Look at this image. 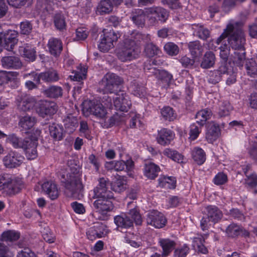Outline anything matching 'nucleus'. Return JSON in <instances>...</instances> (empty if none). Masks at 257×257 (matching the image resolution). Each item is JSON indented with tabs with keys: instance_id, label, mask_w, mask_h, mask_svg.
Instances as JSON below:
<instances>
[{
	"instance_id": "f257e3e1",
	"label": "nucleus",
	"mask_w": 257,
	"mask_h": 257,
	"mask_svg": "<svg viewBox=\"0 0 257 257\" xmlns=\"http://www.w3.org/2000/svg\"><path fill=\"white\" fill-rule=\"evenodd\" d=\"M228 42L230 47L235 50H241L244 48L246 43L245 35L241 29V23L230 24L227 26Z\"/></svg>"
},
{
	"instance_id": "f03ea898",
	"label": "nucleus",
	"mask_w": 257,
	"mask_h": 257,
	"mask_svg": "<svg viewBox=\"0 0 257 257\" xmlns=\"http://www.w3.org/2000/svg\"><path fill=\"white\" fill-rule=\"evenodd\" d=\"M141 52L134 40L125 39L117 50V56L121 62L132 61L137 58Z\"/></svg>"
},
{
	"instance_id": "7ed1b4c3",
	"label": "nucleus",
	"mask_w": 257,
	"mask_h": 257,
	"mask_svg": "<svg viewBox=\"0 0 257 257\" xmlns=\"http://www.w3.org/2000/svg\"><path fill=\"white\" fill-rule=\"evenodd\" d=\"M23 185L20 180L10 174H0V192L4 195H14L20 192Z\"/></svg>"
},
{
	"instance_id": "20e7f679",
	"label": "nucleus",
	"mask_w": 257,
	"mask_h": 257,
	"mask_svg": "<svg viewBox=\"0 0 257 257\" xmlns=\"http://www.w3.org/2000/svg\"><path fill=\"white\" fill-rule=\"evenodd\" d=\"M60 179L65 187V193L69 197H74L83 189L80 178L73 173H61Z\"/></svg>"
},
{
	"instance_id": "39448f33",
	"label": "nucleus",
	"mask_w": 257,
	"mask_h": 257,
	"mask_svg": "<svg viewBox=\"0 0 257 257\" xmlns=\"http://www.w3.org/2000/svg\"><path fill=\"white\" fill-rule=\"evenodd\" d=\"M134 208L131 209L126 213H121L114 218V221L117 227L120 228H128L133 226L134 222L136 225H141L142 222L141 215L136 205Z\"/></svg>"
},
{
	"instance_id": "423d86ee",
	"label": "nucleus",
	"mask_w": 257,
	"mask_h": 257,
	"mask_svg": "<svg viewBox=\"0 0 257 257\" xmlns=\"http://www.w3.org/2000/svg\"><path fill=\"white\" fill-rule=\"evenodd\" d=\"M123 83L122 79L114 73H107L99 83V91L103 93H116Z\"/></svg>"
},
{
	"instance_id": "0eeeda50",
	"label": "nucleus",
	"mask_w": 257,
	"mask_h": 257,
	"mask_svg": "<svg viewBox=\"0 0 257 257\" xmlns=\"http://www.w3.org/2000/svg\"><path fill=\"white\" fill-rule=\"evenodd\" d=\"M18 33L14 30H9L0 32V53L3 47L8 51H12L18 42Z\"/></svg>"
},
{
	"instance_id": "6e6552de",
	"label": "nucleus",
	"mask_w": 257,
	"mask_h": 257,
	"mask_svg": "<svg viewBox=\"0 0 257 257\" xmlns=\"http://www.w3.org/2000/svg\"><path fill=\"white\" fill-rule=\"evenodd\" d=\"M103 32V37L98 47L101 52H106L114 47L113 43L117 40L120 35L113 30H104Z\"/></svg>"
},
{
	"instance_id": "1a4fd4ad",
	"label": "nucleus",
	"mask_w": 257,
	"mask_h": 257,
	"mask_svg": "<svg viewBox=\"0 0 257 257\" xmlns=\"http://www.w3.org/2000/svg\"><path fill=\"white\" fill-rule=\"evenodd\" d=\"M83 111L98 118H103L106 114V110L103 105L95 100L85 102L84 104Z\"/></svg>"
},
{
	"instance_id": "9d476101",
	"label": "nucleus",
	"mask_w": 257,
	"mask_h": 257,
	"mask_svg": "<svg viewBox=\"0 0 257 257\" xmlns=\"http://www.w3.org/2000/svg\"><path fill=\"white\" fill-rule=\"evenodd\" d=\"M109 186V182L104 178H100L99 184L94 188L93 198L95 199L100 198H112L113 193L108 190Z\"/></svg>"
},
{
	"instance_id": "9b49d317",
	"label": "nucleus",
	"mask_w": 257,
	"mask_h": 257,
	"mask_svg": "<svg viewBox=\"0 0 257 257\" xmlns=\"http://www.w3.org/2000/svg\"><path fill=\"white\" fill-rule=\"evenodd\" d=\"M114 98L113 104L116 110L127 111L132 105L128 96L123 91L119 90Z\"/></svg>"
},
{
	"instance_id": "f8f14e48",
	"label": "nucleus",
	"mask_w": 257,
	"mask_h": 257,
	"mask_svg": "<svg viewBox=\"0 0 257 257\" xmlns=\"http://www.w3.org/2000/svg\"><path fill=\"white\" fill-rule=\"evenodd\" d=\"M146 220L148 224L157 228L164 227L167 222L166 218L164 215L157 210H153L148 212Z\"/></svg>"
},
{
	"instance_id": "ddd939ff",
	"label": "nucleus",
	"mask_w": 257,
	"mask_h": 257,
	"mask_svg": "<svg viewBox=\"0 0 257 257\" xmlns=\"http://www.w3.org/2000/svg\"><path fill=\"white\" fill-rule=\"evenodd\" d=\"M24 158L16 152L11 151L3 158L4 166L8 168H16L23 162Z\"/></svg>"
},
{
	"instance_id": "4468645a",
	"label": "nucleus",
	"mask_w": 257,
	"mask_h": 257,
	"mask_svg": "<svg viewBox=\"0 0 257 257\" xmlns=\"http://www.w3.org/2000/svg\"><path fill=\"white\" fill-rule=\"evenodd\" d=\"M58 106L55 102L46 101L42 102L37 109V112L39 115L45 117L46 116H51L56 113Z\"/></svg>"
},
{
	"instance_id": "2eb2a0df",
	"label": "nucleus",
	"mask_w": 257,
	"mask_h": 257,
	"mask_svg": "<svg viewBox=\"0 0 257 257\" xmlns=\"http://www.w3.org/2000/svg\"><path fill=\"white\" fill-rule=\"evenodd\" d=\"M151 16L149 21L150 24L154 25L158 21L165 22L168 19L169 13L162 7H155L151 8L150 10Z\"/></svg>"
},
{
	"instance_id": "dca6fc26",
	"label": "nucleus",
	"mask_w": 257,
	"mask_h": 257,
	"mask_svg": "<svg viewBox=\"0 0 257 257\" xmlns=\"http://www.w3.org/2000/svg\"><path fill=\"white\" fill-rule=\"evenodd\" d=\"M111 198L96 199L93 203L96 212L102 215H106L113 209V205L111 201Z\"/></svg>"
},
{
	"instance_id": "f3484780",
	"label": "nucleus",
	"mask_w": 257,
	"mask_h": 257,
	"mask_svg": "<svg viewBox=\"0 0 257 257\" xmlns=\"http://www.w3.org/2000/svg\"><path fill=\"white\" fill-rule=\"evenodd\" d=\"M220 133L219 125L214 121L207 123L205 138L209 143H213L218 138Z\"/></svg>"
},
{
	"instance_id": "a211bd4d",
	"label": "nucleus",
	"mask_w": 257,
	"mask_h": 257,
	"mask_svg": "<svg viewBox=\"0 0 257 257\" xmlns=\"http://www.w3.org/2000/svg\"><path fill=\"white\" fill-rule=\"evenodd\" d=\"M17 101L19 109L24 111L32 109L36 103V99L29 95H24L18 98Z\"/></svg>"
},
{
	"instance_id": "6ab92c4d",
	"label": "nucleus",
	"mask_w": 257,
	"mask_h": 257,
	"mask_svg": "<svg viewBox=\"0 0 257 257\" xmlns=\"http://www.w3.org/2000/svg\"><path fill=\"white\" fill-rule=\"evenodd\" d=\"M174 137V134L172 131L163 128L158 131L157 141L159 144L166 146L170 144Z\"/></svg>"
},
{
	"instance_id": "aec40b11",
	"label": "nucleus",
	"mask_w": 257,
	"mask_h": 257,
	"mask_svg": "<svg viewBox=\"0 0 257 257\" xmlns=\"http://www.w3.org/2000/svg\"><path fill=\"white\" fill-rule=\"evenodd\" d=\"M47 46L50 54L55 57H59L63 50L61 40L54 37L49 40Z\"/></svg>"
},
{
	"instance_id": "412c9836",
	"label": "nucleus",
	"mask_w": 257,
	"mask_h": 257,
	"mask_svg": "<svg viewBox=\"0 0 257 257\" xmlns=\"http://www.w3.org/2000/svg\"><path fill=\"white\" fill-rule=\"evenodd\" d=\"M205 210L207 217L214 224L220 220L223 216L222 211L216 206H207Z\"/></svg>"
},
{
	"instance_id": "4be33fe9",
	"label": "nucleus",
	"mask_w": 257,
	"mask_h": 257,
	"mask_svg": "<svg viewBox=\"0 0 257 257\" xmlns=\"http://www.w3.org/2000/svg\"><path fill=\"white\" fill-rule=\"evenodd\" d=\"M42 189L52 200H55L59 196V192L57 185L52 181L44 182L42 185Z\"/></svg>"
},
{
	"instance_id": "5701e85b",
	"label": "nucleus",
	"mask_w": 257,
	"mask_h": 257,
	"mask_svg": "<svg viewBox=\"0 0 257 257\" xmlns=\"http://www.w3.org/2000/svg\"><path fill=\"white\" fill-rule=\"evenodd\" d=\"M227 70L228 68L226 65L221 64L218 69L210 72L208 82L213 84L218 83L221 81L222 75L227 72Z\"/></svg>"
},
{
	"instance_id": "b1692460",
	"label": "nucleus",
	"mask_w": 257,
	"mask_h": 257,
	"mask_svg": "<svg viewBox=\"0 0 257 257\" xmlns=\"http://www.w3.org/2000/svg\"><path fill=\"white\" fill-rule=\"evenodd\" d=\"M1 63L5 68L19 69L22 64L20 59L16 56H5L2 58Z\"/></svg>"
},
{
	"instance_id": "393cba45",
	"label": "nucleus",
	"mask_w": 257,
	"mask_h": 257,
	"mask_svg": "<svg viewBox=\"0 0 257 257\" xmlns=\"http://www.w3.org/2000/svg\"><path fill=\"white\" fill-rule=\"evenodd\" d=\"M37 144V140L29 138L28 141L26 144V148H23L25 151L26 157L29 160H33L37 157V151L36 150Z\"/></svg>"
},
{
	"instance_id": "a878e982",
	"label": "nucleus",
	"mask_w": 257,
	"mask_h": 257,
	"mask_svg": "<svg viewBox=\"0 0 257 257\" xmlns=\"http://www.w3.org/2000/svg\"><path fill=\"white\" fill-rule=\"evenodd\" d=\"M146 17V14L143 10L135 9L131 13L130 19L138 27H143L145 24Z\"/></svg>"
},
{
	"instance_id": "bb28decb",
	"label": "nucleus",
	"mask_w": 257,
	"mask_h": 257,
	"mask_svg": "<svg viewBox=\"0 0 257 257\" xmlns=\"http://www.w3.org/2000/svg\"><path fill=\"white\" fill-rule=\"evenodd\" d=\"M225 232L229 237H234L242 234L244 236H248L249 232L242 227L235 223L229 225L225 229Z\"/></svg>"
},
{
	"instance_id": "cd10ccee",
	"label": "nucleus",
	"mask_w": 257,
	"mask_h": 257,
	"mask_svg": "<svg viewBox=\"0 0 257 257\" xmlns=\"http://www.w3.org/2000/svg\"><path fill=\"white\" fill-rule=\"evenodd\" d=\"M40 77L45 82L53 83L57 82L60 79V74L57 70L50 69L44 72H41Z\"/></svg>"
},
{
	"instance_id": "c85d7f7f",
	"label": "nucleus",
	"mask_w": 257,
	"mask_h": 257,
	"mask_svg": "<svg viewBox=\"0 0 257 257\" xmlns=\"http://www.w3.org/2000/svg\"><path fill=\"white\" fill-rule=\"evenodd\" d=\"M159 243L163 250L162 255L165 256L170 254L176 244L174 241L169 238H160Z\"/></svg>"
},
{
	"instance_id": "c756f323",
	"label": "nucleus",
	"mask_w": 257,
	"mask_h": 257,
	"mask_svg": "<svg viewBox=\"0 0 257 257\" xmlns=\"http://www.w3.org/2000/svg\"><path fill=\"white\" fill-rule=\"evenodd\" d=\"M160 171V169L158 166L153 163L146 164L144 167V175L149 179H154Z\"/></svg>"
},
{
	"instance_id": "7c9ffc66",
	"label": "nucleus",
	"mask_w": 257,
	"mask_h": 257,
	"mask_svg": "<svg viewBox=\"0 0 257 257\" xmlns=\"http://www.w3.org/2000/svg\"><path fill=\"white\" fill-rule=\"evenodd\" d=\"M19 52L28 61H34L36 58V52L34 48L27 44L20 47Z\"/></svg>"
},
{
	"instance_id": "2f4dec72",
	"label": "nucleus",
	"mask_w": 257,
	"mask_h": 257,
	"mask_svg": "<svg viewBox=\"0 0 257 257\" xmlns=\"http://www.w3.org/2000/svg\"><path fill=\"white\" fill-rule=\"evenodd\" d=\"M44 94L50 98H57L63 95V89L57 85H51L44 90Z\"/></svg>"
},
{
	"instance_id": "473e14b6",
	"label": "nucleus",
	"mask_w": 257,
	"mask_h": 257,
	"mask_svg": "<svg viewBox=\"0 0 257 257\" xmlns=\"http://www.w3.org/2000/svg\"><path fill=\"white\" fill-rule=\"evenodd\" d=\"M29 138L22 140L18 137L15 134H12L7 136V142L11 143L15 148H26V144L28 141Z\"/></svg>"
},
{
	"instance_id": "72a5a7b5",
	"label": "nucleus",
	"mask_w": 257,
	"mask_h": 257,
	"mask_svg": "<svg viewBox=\"0 0 257 257\" xmlns=\"http://www.w3.org/2000/svg\"><path fill=\"white\" fill-rule=\"evenodd\" d=\"M63 122L65 129L69 133H73L78 125L77 117L72 114L68 115Z\"/></svg>"
},
{
	"instance_id": "f704fd0d",
	"label": "nucleus",
	"mask_w": 257,
	"mask_h": 257,
	"mask_svg": "<svg viewBox=\"0 0 257 257\" xmlns=\"http://www.w3.org/2000/svg\"><path fill=\"white\" fill-rule=\"evenodd\" d=\"M215 59L214 54L211 51H207L202 58L200 67L203 69L210 68L214 65Z\"/></svg>"
},
{
	"instance_id": "c9c22d12",
	"label": "nucleus",
	"mask_w": 257,
	"mask_h": 257,
	"mask_svg": "<svg viewBox=\"0 0 257 257\" xmlns=\"http://www.w3.org/2000/svg\"><path fill=\"white\" fill-rule=\"evenodd\" d=\"M192 157L194 162L199 165L203 164L206 160V154L204 150L195 147L192 151Z\"/></svg>"
},
{
	"instance_id": "e433bc0d",
	"label": "nucleus",
	"mask_w": 257,
	"mask_h": 257,
	"mask_svg": "<svg viewBox=\"0 0 257 257\" xmlns=\"http://www.w3.org/2000/svg\"><path fill=\"white\" fill-rule=\"evenodd\" d=\"M19 73L17 72H7L5 71H0V92L3 89V85L9 81H12L16 78Z\"/></svg>"
},
{
	"instance_id": "4c0bfd02",
	"label": "nucleus",
	"mask_w": 257,
	"mask_h": 257,
	"mask_svg": "<svg viewBox=\"0 0 257 257\" xmlns=\"http://www.w3.org/2000/svg\"><path fill=\"white\" fill-rule=\"evenodd\" d=\"M158 182L159 186L162 188L174 189L176 187V181L175 178L172 177L162 176L159 178Z\"/></svg>"
},
{
	"instance_id": "58836bf2",
	"label": "nucleus",
	"mask_w": 257,
	"mask_h": 257,
	"mask_svg": "<svg viewBox=\"0 0 257 257\" xmlns=\"http://www.w3.org/2000/svg\"><path fill=\"white\" fill-rule=\"evenodd\" d=\"M212 115V113L210 109L206 108L201 110L196 114V118L197 119L196 122L202 126L207 120L210 118Z\"/></svg>"
},
{
	"instance_id": "ea45409f",
	"label": "nucleus",
	"mask_w": 257,
	"mask_h": 257,
	"mask_svg": "<svg viewBox=\"0 0 257 257\" xmlns=\"http://www.w3.org/2000/svg\"><path fill=\"white\" fill-rule=\"evenodd\" d=\"M204 242L205 238L203 236L195 237L193 238V246L198 252L206 254L208 252V249L203 244Z\"/></svg>"
},
{
	"instance_id": "a19ab883",
	"label": "nucleus",
	"mask_w": 257,
	"mask_h": 257,
	"mask_svg": "<svg viewBox=\"0 0 257 257\" xmlns=\"http://www.w3.org/2000/svg\"><path fill=\"white\" fill-rule=\"evenodd\" d=\"M49 132L51 137L55 141L61 140L63 138V128L62 126L52 124L49 126Z\"/></svg>"
},
{
	"instance_id": "79ce46f5",
	"label": "nucleus",
	"mask_w": 257,
	"mask_h": 257,
	"mask_svg": "<svg viewBox=\"0 0 257 257\" xmlns=\"http://www.w3.org/2000/svg\"><path fill=\"white\" fill-rule=\"evenodd\" d=\"M113 5L110 0L101 1L97 7V12L100 15L108 14L112 10Z\"/></svg>"
},
{
	"instance_id": "37998d69",
	"label": "nucleus",
	"mask_w": 257,
	"mask_h": 257,
	"mask_svg": "<svg viewBox=\"0 0 257 257\" xmlns=\"http://www.w3.org/2000/svg\"><path fill=\"white\" fill-rule=\"evenodd\" d=\"M163 154L165 156L170 158L174 162L178 163L183 162L184 156L176 150H173L171 149H166Z\"/></svg>"
},
{
	"instance_id": "c03bdc74",
	"label": "nucleus",
	"mask_w": 257,
	"mask_h": 257,
	"mask_svg": "<svg viewBox=\"0 0 257 257\" xmlns=\"http://www.w3.org/2000/svg\"><path fill=\"white\" fill-rule=\"evenodd\" d=\"M36 8L40 12L50 13L52 10V3L49 0H37Z\"/></svg>"
},
{
	"instance_id": "a18cd8bd",
	"label": "nucleus",
	"mask_w": 257,
	"mask_h": 257,
	"mask_svg": "<svg viewBox=\"0 0 257 257\" xmlns=\"http://www.w3.org/2000/svg\"><path fill=\"white\" fill-rule=\"evenodd\" d=\"M245 69L247 74L251 77H257V63L252 59L247 60L245 64Z\"/></svg>"
},
{
	"instance_id": "49530a36",
	"label": "nucleus",
	"mask_w": 257,
	"mask_h": 257,
	"mask_svg": "<svg viewBox=\"0 0 257 257\" xmlns=\"http://www.w3.org/2000/svg\"><path fill=\"white\" fill-rule=\"evenodd\" d=\"M35 122V117L29 115H25L21 119L19 125L24 130L28 131L34 125Z\"/></svg>"
},
{
	"instance_id": "de8ad7c7",
	"label": "nucleus",
	"mask_w": 257,
	"mask_h": 257,
	"mask_svg": "<svg viewBox=\"0 0 257 257\" xmlns=\"http://www.w3.org/2000/svg\"><path fill=\"white\" fill-rule=\"evenodd\" d=\"M20 236L19 232L9 230L4 231L1 235V240L4 241L13 242L17 240Z\"/></svg>"
},
{
	"instance_id": "09e8293b",
	"label": "nucleus",
	"mask_w": 257,
	"mask_h": 257,
	"mask_svg": "<svg viewBox=\"0 0 257 257\" xmlns=\"http://www.w3.org/2000/svg\"><path fill=\"white\" fill-rule=\"evenodd\" d=\"M189 51L193 56H197L201 54L202 47L199 41L190 42L187 44Z\"/></svg>"
},
{
	"instance_id": "8fccbe9b",
	"label": "nucleus",
	"mask_w": 257,
	"mask_h": 257,
	"mask_svg": "<svg viewBox=\"0 0 257 257\" xmlns=\"http://www.w3.org/2000/svg\"><path fill=\"white\" fill-rule=\"evenodd\" d=\"M53 21L57 29L62 30L65 28V18L63 14L61 13H57L54 15Z\"/></svg>"
},
{
	"instance_id": "3c124183",
	"label": "nucleus",
	"mask_w": 257,
	"mask_h": 257,
	"mask_svg": "<svg viewBox=\"0 0 257 257\" xmlns=\"http://www.w3.org/2000/svg\"><path fill=\"white\" fill-rule=\"evenodd\" d=\"M228 37V31L227 28L224 30L223 33L214 41H211L209 43V47L210 49L216 51L218 48V46L220 45H223L224 40Z\"/></svg>"
},
{
	"instance_id": "603ef678",
	"label": "nucleus",
	"mask_w": 257,
	"mask_h": 257,
	"mask_svg": "<svg viewBox=\"0 0 257 257\" xmlns=\"http://www.w3.org/2000/svg\"><path fill=\"white\" fill-rule=\"evenodd\" d=\"M156 77L164 83L169 84L172 79L173 76L171 74L165 70L158 69L155 75Z\"/></svg>"
},
{
	"instance_id": "864d4df0",
	"label": "nucleus",
	"mask_w": 257,
	"mask_h": 257,
	"mask_svg": "<svg viewBox=\"0 0 257 257\" xmlns=\"http://www.w3.org/2000/svg\"><path fill=\"white\" fill-rule=\"evenodd\" d=\"M233 62L237 66L242 67L245 60L246 53L245 49L241 50H236L234 53Z\"/></svg>"
},
{
	"instance_id": "5fc2aeb1",
	"label": "nucleus",
	"mask_w": 257,
	"mask_h": 257,
	"mask_svg": "<svg viewBox=\"0 0 257 257\" xmlns=\"http://www.w3.org/2000/svg\"><path fill=\"white\" fill-rule=\"evenodd\" d=\"M161 114L165 119L169 121H173L176 117L174 110L170 106L164 107L161 110Z\"/></svg>"
},
{
	"instance_id": "6e6d98bb",
	"label": "nucleus",
	"mask_w": 257,
	"mask_h": 257,
	"mask_svg": "<svg viewBox=\"0 0 257 257\" xmlns=\"http://www.w3.org/2000/svg\"><path fill=\"white\" fill-rule=\"evenodd\" d=\"M232 107L227 101L222 102L219 105L218 114L220 117H224L229 115Z\"/></svg>"
},
{
	"instance_id": "4d7b16f0",
	"label": "nucleus",
	"mask_w": 257,
	"mask_h": 257,
	"mask_svg": "<svg viewBox=\"0 0 257 257\" xmlns=\"http://www.w3.org/2000/svg\"><path fill=\"white\" fill-rule=\"evenodd\" d=\"M145 50L146 55L149 57L159 55L161 53L160 49L152 43L147 44Z\"/></svg>"
},
{
	"instance_id": "13d9d810",
	"label": "nucleus",
	"mask_w": 257,
	"mask_h": 257,
	"mask_svg": "<svg viewBox=\"0 0 257 257\" xmlns=\"http://www.w3.org/2000/svg\"><path fill=\"white\" fill-rule=\"evenodd\" d=\"M164 49L166 53L170 56L177 55L179 51L178 46L172 42L166 43L164 47Z\"/></svg>"
},
{
	"instance_id": "bf43d9fd",
	"label": "nucleus",
	"mask_w": 257,
	"mask_h": 257,
	"mask_svg": "<svg viewBox=\"0 0 257 257\" xmlns=\"http://www.w3.org/2000/svg\"><path fill=\"white\" fill-rule=\"evenodd\" d=\"M86 69L84 68L83 70H81L80 71H76L75 72H73V75H71L70 77L72 80L80 82L79 84L81 85L83 84L82 81L86 79Z\"/></svg>"
},
{
	"instance_id": "052dcab7",
	"label": "nucleus",
	"mask_w": 257,
	"mask_h": 257,
	"mask_svg": "<svg viewBox=\"0 0 257 257\" xmlns=\"http://www.w3.org/2000/svg\"><path fill=\"white\" fill-rule=\"evenodd\" d=\"M218 49L220 50V57L224 61L223 64L226 65V63L230 54V46L224 44L223 45L219 46Z\"/></svg>"
},
{
	"instance_id": "680f3d73",
	"label": "nucleus",
	"mask_w": 257,
	"mask_h": 257,
	"mask_svg": "<svg viewBox=\"0 0 257 257\" xmlns=\"http://www.w3.org/2000/svg\"><path fill=\"white\" fill-rule=\"evenodd\" d=\"M133 93L138 97H142L146 93V88L142 84L137 82L134 83L132 85Z\"/></svg>"
},
{
	"instance_id": "e2e57ef3",
	"label": "nucleus",
	"mask_w": 257,
	"mask_h": 257,
	"mask_svg": "<svg viewBox=\"0 0 257 257\" xmlns=\"http://www.w3.org/2000/svg\"><path fill=\"white\" fill-rule=\"evenodd\" d=\"M127 185L125 181L121 179L116 180L112 185V190L117 192H121L125 190Z\"/></svg>"
},
{
	"instance_id": "0e129e2a",
	"label": "nucleus",
	"mask_w": 257,
	"mask_h": 257,
	"mask_svg": "<svg viewBox=\"0 0 257 257\" xmlns=\"http://www.w3.org/2000/svg\"><path fill=\"white\" fill-rule=\"evenodd\" d=\"M80 133L88 140H91V137L90 135V131L89 129L88 124L85 121H81L80 123Z\"/></svg>"
},
{
	"instance_id": "69168bd1",
	"label": "nucleus",
	"mask_w": 257,
	"mask_h": 257,
	"mask_svg": "<svg viewBox=\"0 0 257 257\" xmlns=\"http://www.w3.org/2000/svg\"><path fill=\"white\" fill-rule=\"evenodd\" d=\"M98 238L104 236L107 233V229L106 226L101 223H96L94 226Z\"/></svg>"
},
{
	"instance_id": "338daca9",
	"label": "nucleus",
	"mask_w": 257,
	"mask_h": 257,
	"mask_svg": "<svg viewBox=\"0 0 257 257\" xmlns=\"http://www.w3.org/2000/svg\"><path fill=\"white\" fill-rule=\"evenodd\" d=\"M189 248L186 245L176 248L174 252V257H186L189 253Z\"/></svg>"
},
{
	"instance_id": "774afa93",
	"label": "nucleus",
	"mask_w": 257,
	"mask_h": 257,
	"mask_svg": "<svg viewBox=\"0 0 257 257\" xmlns=\"http://www.w3.org/2000/svg\"><path fill=\"white\" fill-rule=\"evenodd\" d=\"M13 252L4 243L0 242V257H14Z\"/></svg>"
}]
</instances>
